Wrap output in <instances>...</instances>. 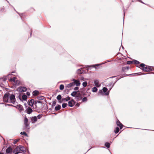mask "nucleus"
Segmentation results:
<instances>
[{
  "label": "nucleus",
  "instance_id": "obj_1",
  "mask_svg": "<svg viewBox=\"0 0 154 154\" xmlns=\"http://www.w3.org/2000/svg\"><path fill=\"white\" fill-rule=\"evenodd\" d=\"M10 95V94L7 93L4 95L3 97L4 101L5 102L12 103L14 104L16 101L15 95L12 94L9 95Z\"/></svg>",
  "mask_w": 154,
  "mask_h": 154
},
{
  "label": "nucleus",
  "instance_id": "obj_2",
  "mask_svg": "<svg viewBox=\"0 0 154 154\" xmlns=\"http://www.w3.org/2000/svg\"><path fill=\"white\" fill-rule=\"evenodd\" d=\"M14 151H19L20 152H25V148L23 146H19L14 149Z\"/></svg>",
  "mask_w": 154,
  "mask_h": 154
},
{
  "label": "nucleus",
  "instance_id": "obj_3",
  "mask_svg": "<svg viewBox=\"0 0 154 154\" xmlns=\"http://www.w3.org/2000/svg\"><path fill=\"white\" fill-rule=\"evenodd\" d=\"M28 119L26 117H25L24 118V125L25 126V127L26 128H27L28 129H29V124H28Z\"/></svg>",
  "mask_w": 154,
  "mask_h": 154
},
{
  "label": "nucleus",
  "instance_id": "obj_4",
  "mask_svg": "<svg viewBox=\"0 0 154 154\" xmlns=\"http://www.w3.org/2000/svg\"><path fill=\"white\" fill-rule=\"evenodd\" d=\"M26 88L24 87H20L17 89V91L20 92H24L26 91Z\"/></svg>",
  "mask_w": 154,
  "mask_h": 154
},
{
  "label": "nucleus",
  "instance_id": "obj_5",
  "mask_svg": "<svg viewBox=\"0 0 154 154\" xmlns=\"http://www.w3.org/2000/svg\"><path fill=\"white\" fill-rule=\"evenodd\" d=\"M11 106H14V107H16V108L19 110L20 111H23V107L22 105L20 104H18L17 105V106H14L12 105Z\"/></svg>",
  "mask_w": 154,
  "mask_h": 154
},
{
  "label": "nucleus",
  "instance_id": "obj_6",
  "mask_svg": "<svg viewBox=\"0 0 154 154\" xmlns=\"http://www.w3.org/2000/svg\"><path fill=\"white\" fill-rule=\"evenodd\" d=\"M68 105L70 107H72L75 104V102L73 100H72L70 101H69Z\"/></svg>",
  "mask_w": 154,
  "mask_h": 154
},
{
  "label": "nucleus",
  "instance_id": "obj_7",
  "mask_svg": "<svg viewBox=\"0 0 154 154\" xmlns=\"http://www.w3.org/2000/svg\"><path fill=\"white\" fill-rule=\"evenodd\" d=\"M142 69L145 72H148L151 70V69L149 66H146Z\"/></svg>",
  "mask_w": 154,
  "mask_h": 154
},
{
  "label": "nucleus",
  "instance_id": "obj_8",
  "mask_svg": "<svg viewBox=\"0 0 154 154\" xmlns=\"http://www.w3.org/2000/svg\"><path fill=\"white\" fill-rule=\"evenodd\" d=\"M82 95L80 94H77L75 97V99L77 101H79L82 99Z\"/></svg>",
  "mask_w": 154,
  "mask_h": 154
},
{
  "label": "nucleus",
  "instance_id": "obj_9",
  "mask_svg": "<svg viewBox=\"0 0 154 154\" xmlns=\"http://www.w3.org/2000/svg\"><path fill=\"white\" fill-rule=\"evenodd\" d=\"M74 82L73 83H74V85L75 84L77 86H79L80 85V83L79 81L75 79H73Z\"/></svg>",
  "mask_w": 154,
  "mask_h": 154
},
{
  "label": "nucleus",
  "instance_id": "obj_10",
  "mask_svg": "<svg viewBox=\"0 0 154 154\" xmlns=\"http://www.w3.org/2000/svg\"><path fill=\"white\" fill-rule=\"evenodd\" d=\"M103 92L105 93V94L106 95H108L109 94V91L107 92V88L106 87H104L103 88Z\"/></svg>",
  "mask_w": 154,
  "mask_h": 154
},
{
  "label": "nucleus",
  "instance_id": "obj_11",
  "mask_svg": "<svg viewBox=\"0 0 154 154\" xmlns=\"http://www.w3.org/2000/svg\"><path fill=\"white\" fill-rule=\"evenodd\" d=\"M37 118L36 116L32 117L31 118V120L32 121V123H35V122L37 121Z\"/></svg>",
  "mask_w": 154,
  "mask_h": 154
},
{
  "label": "nucleus",
  "instance_id": "obj_12",
  "mask_svg": "<svg viewBox=\"0 0 154 154\" xmlns=\"http://www.w3.org/2000/svg\"><path fill=\"white\" fill-rule=\"evenodd\" d=\"M94 83L95 85L97 87H99L100 86V85L99 84V82L97 80H96L94 81Z\"/></svg>",
  "mask_w": 154,
  "mask_h": 154
},
{
  "label": "nucleus",
  "instance_id": "obj_13",
  "mask_svg": "<svg viewBox=\"0 0 154 154\" xmlns=\"http://www.w3.org/2000/svg\"><path fill=\"white\" fill-rule=\"evenodd\" d=\"M12 149L10 147H8L6 150V152L8 154L11 152Z\"/></svg>",
  "mask_w": 154,
  "mask_h": 154
},
{
  "label": "nucleus",
  "instance_id": "obj_14",
  "mask_svg": "<svg viewBox=\"0 0 154 154\" xmlns=\"http://www.w3.org/2000/svg\"><path fill=\"white\" fill-rule=\"evenodd\" d=\"M116 124L117 125L120 127V129H122L123 125L119 120L117 121Z\"/></svg>",
  "mask_w": 154,
  "mask_h": 154
},
{
  "label": "nucleus",
  "instance_id": "obj_15",
  "mask_svg": "<svg viewBox=\"0 0 154 154\" xmlns=\"http://www.w3.org/2000/svg\"><path fill=\"white\" fill-rule=\"evenodd\" d=\"M26 111H27V112L28 114H30L32 112V109L31 108L29 107L26 109Z\"/></svg>",
  "mask_w": 154,
  "mask_h": 154
},
{
  "label": "nucleus",
  "instance_id": "obj_16",
  "mask_svg": "<svg viewBox=\"0 0 154 154\" xmlns=\"http://www.w3.org/2000/svg\"><path fill=\"white\" fill-rule=\"evenodd\" d=\"M34 103V100H31L29 103V105L31 106H33V104Z\"/></svg>",
  "mask_w": 154,
  "mask_h": 154
},
{
  "label": "nucleus",
  "instance_id": "obj_17",
  "mask_svg": "<svg viewBox=\"0 0 154 154\" xmlns=\"http://www.w3.org/2000/svg\"><path fill=\"white\" fill-rule=\"evenodd\" d=\"M74 85V83L72 82L67 85L66 86V88H69Z\"/></svg>",
  "mask_w": 154,
  "mask_h": 154
},
{
  "label": "nucleus",
  "instance_id": "obj_18",
  "mask_svg": "<svg viewBox=\"0 0 154 154\" xmlns=\"http://www.w3.org/2000/svg\"><path fill=\"white\" fill-rule=\"evenodd\" d=\"M39 92L37 91H34L32 92L33 95L34 96L37 95L38 94Z\"/></svg>",
  "mask_w": 154,
  "mask_h": 154
},
{
  "label": "nucleus",
  "instance_id": "obj_19",
  "mask_svg": "<svg viewBox=\"0 0 154 154\" xmlns=\"http://www.w3.org/2000/svg\"><path fill=\"white\" fill-rule=\"evenodd\" d=\"M70 100V97H67L65 98H63V100H65L66 101H67Z\"/></svg>",
  "mask_w": 154,
  "mask_h": 154
},
{
  "label": "nucleus",
  "instance_id": "obj_20",
  "mask_svg": "<svg viewBox=\"0 0 154 154\" xmlns=\"http://www.w3.org/2000/svg\"><path fill=\"white\" fill-rule=\"evenodd\" d=\"M16 78L15 77H13L12 78H11L9 79V81L11 82H15L16 81Z\"/></svg>",
  "mask_w": 154,
  "mask_h": 154
},
{
  "label": "nucleus",
  "instance_id": "obj_21",
  "mask_svg": "<svg viewBox=\"0 0 154 154\" xmlns=\"http://www.w3.org/2000/svg\"><path fill=\"white\" fill-rule=\"evenodd\" d=\"M97 89L96 87H94L92 89V91L93 92H97Z\"/></svg>",
  "mask_w": 154,
  "mask_h": 154
},
{
  "label": "nucleus",
  "instance_id": "obj_22",
  "mask_svg": "<svg viewBox=\"0 0 154 154\" xmlns=\"http://www.w3.org/2000/svg\"><path fill=\"white\" fill-rule=\"evenodd\" d=\"M27 97L26 95L23 94L22 95V99H23V100H25L27 99Z\"/></svg>",
  "mask_w": 154,
  "mask_h": 154
},
{
  "label": "nucleus",
  "instance_id": "obj_23",
  "mask_svg": "<svg viewBox=\"0 0 154 154\" xmlns=\"http://www.w3.org/2000/svg\"><path fill=\"white\" fill-rule=\"evenodd\" d=\"M60 108H61L60 106V105H58V106H57L55 107V109L56 110H58L59 109H60Z\"/></svg>",
  "mask_w": 154,
  "mask_h": 154
},
{
  "label": "nucleus",
  "instance_id": "obj_24",
  "mask_svg": "<svg viewBox=\"0 0 154 154\" xmlns=\"http://www.w3.org/2000/svg\"><path fill=\"white\" fill-rule=\"evenodd\" d=\"M77 92L76 91H73L71 94V95L73 97H75L76 95H77Z\"/></svg>",
  "mask_w": 154,
  "mask_h": 154
},
{
  "label": "nucleus",
  "instance_id": "obj_25",
  "mask_svg": "<svg viewBox=\"0 0 154 154\" xmlns=\"http://www.w3.org/2000/svg\"><path fill=\"white\" fill-rule=\"evenodd\" d=\"M119 128L118 127H116V129L114 130V131L115 133H116V134H117L119 132Z\"/></svg>",
  "mask_w": 154,
  "mask_h": 154
},
{
  "label": "nucleus",
  "instance_id": "obj_26",
  "mask_svg": "<svg viewBox=\"0 0 154 154\" xmlns=\"http://www.w3.org/2000/svg\"><path fill=\"white\" fill-rule=\"evenodd\" d=\"M44 97L42 96H40L37 97L38 99L39 100H43L44 99Z\"/></svg>",
  "mask_w": 154,
  "mask_h": 154
},
{
  "label": "nucleus",
  "instance_id": "obj_27",
  "mask_svg": "<svg viewBox=\"0 0 154 154\" xmlns=\"http://www.w3.org/2000/svg\"><path fill=\"white\" fill-rule=\"evenodd\" d=\"M110 144L108 142H106L105 143V146L107 148H109L110 147Z\"/></svg>",
  "mask_w": 154,
  "mask_h": 154
},
{
  "label": "nucleus",
  "instance_id": "obj_28",
  "mask_svg": "<svg viewBox=\"0 0 154 154\" xmlns=\"http://www.w3.org/2000/svg\"><path fill=\"white\" fill-rule=\"evenodd\" d=\"M133 63H134V64H138L140 63V62L136 60H134L133 61Z\"/></svg>",
  "mask_w": 154,
  "mask_h": 154
},
{
  "label": "nucleus",
  "instance_id": "obj_29",
  "mask_svg": "<svg viewBox=\"0 0 154 154\" xmlns=\"http://www.w3.org/2000/svg\"><path fill=\"white\" fill-rule=\"evenodd\" d=\"M64 88V86L63 85H61L60 86V90H63Z\"/></svg>",
  "mask_w": 154,
  "mask_h": 154
},
{
  "label": "nucleus",
  "instance_id": "obj_30",
  "mask_svg": "<svg viewBox=\"0 0 154 154\" xmlns=\"http://www.w3.org/2000/svg\"><path fill=\"white\" fill-rule=\"evenodd\" d=\"M87 82H84L82 83V85L84 87H85L87 86Z\"/></svg>",
  "mask_w": 154,
  "mask_h": 154
},
{
  "label": "nucleus",
  "instance_id": "obj_31",
  "mask_svg": "<svg viewBox=\"0 0 154 154\" xmlns=\"http://www.w3.org/2000/svg\"><path fill=\"white\" fill-rule=\"evenodd\" d=\"M61 97H62L61 95H59L57 96V100H60L61 99Z\"/></svg>",
  "mask_w": 154,
  "mask_h": 154
},
{
  "label": "nucleus",
  "instance_id": "obj_32",
  "mask_svg": "<svg viewBox=\"0 0 154 154\" xmlns=\"http://www.w3.org/2000/svg\"><path fill=\"white\" fill-rule=\"evenodd\" d=\"M87 101V98L86 97H84L82 99V101L83 102H86Z\"/></svg>",
  "mask_w": 154,
  "mask_h": 154
},
{
  "label": "nucleus",
  "instance_id": "obj_33",
  "mask_svg": "<svg viewBox=\"0 0 154 154\" xmlns=\"http://www.w3.org/2000/svg\"><path fill=\"white\" fill-rule=\"evenodd\" d=\"M140 67L142 68L143 69V68H144V67L146 66V65L143 63H141L140 64Z\"/></svg>",
  "mask_w": 154,
  "mask_h": 154
},
{
  "label": "nucleus",
  "instance_id": "obj_34",
  "mask_svg": "<svg viewBox=\"0 0 154 154\" xmlns=\"http://www.w3.org/2000/svg\"><path fill=\"white\" fill-rule=\"evenodd\" d=\"M127 63L128 64H131L132 63H133V61H128L127 62Z\"/></svg>",
  "mask_w": 154,
  "mask_h": 154
},
{
  "label": "nucleus",
  "instance_id": "obj_35",
  "mask_svg": "<svg viewBox=\"0 0 154 154\" xmlns=\"http://www.w3.org/2000/svg\"><path fill=\"white\" fill-rule=\"evenodd\" d=\"M67 105V104L66 103H63L62 104V107L63 108H65Z\"/></svg>",
  "mask_w": 154,
  "mask_h": 154
},
{
  "label": "nucleus",
  "instance_id": "obj_36",
  "mask_svg": "<svg viewBox=\"0 0 154 154\" xmlns=\"http://www.w3.org/2000/svg\"><path fill=\"white\" fill-rule=\"evenodd\" d=\"M19 139H16V140H14V142L13 143H14V144H16V143L19 141Z\"/></svg>",
  "mask_w": 154,
  "mask_h": 154
},
{
  "label": "nucleus",
  "instance_id": "obj_37",
  "mask_svg": "<svg viewBox=\"0 0 154 154\" xmlns=\"http://www.w3.org/2000/svg\"><path fill=\"white\" fill-rule=\"evenodd\" d=\"M81 69H79L77 70V72L78 74H81L82 72H81Z\"/></svg>",
  "mask_w": 154,
  "mask_h": 154
},
{
  "label": "nucleus",
  "instance_id": "obj_38",
  "mask_svg": "<svg viewBox=\"0 0 154 154\" xmlns=\"http://www.w3.org/2000/svg\"><path fill=\"white\" fill-rule=\"evenodd\" d=\"M20 134H24L25 135H27V134H26V133L24 132H21Z\"/></svg>",
  "mask_w": 154,
  "mask_h": 154
},
{
  "label": "nucleus",
  "instance_id": "obj_39",
  "mask_svg": "<svg viewBox=\"0 0 154 154\" xmlns=\"http://www.w3.org/2000/svg\"><path fill=\"white\" fill-rule=\"evenodd\" d=\"M42 117L41 115H39L37 116V118L38 119H40Z\"/></svg>",
  "mask_w": 154,
  "mask_h": 154
},
{
  "label": "nucleus",
  "instance_id": "obj_40",
  "mask_svg": "<svg viewBox=\"0 0 154 154\" xmlns=\"http://www.w3.org/2000/svg\"><path fill=\"white\" fill-rule=\"evenodd\" d=\"M36 103H42V102L40 100H37L35 101Z\"/></svg>",
  "mask_w": 154,
  "mask_h": 154
},
{
  "label": "nucleus",
  "instance_id": "obj_41",
  "mask_svg": "<svg viewBox=\"0 0 154 154\" xmlns=\"http://www.w3.org/2000/svg\"><path fill=\"white\" fill-rule=\"evenodd\" d=\"M79 89V88L77 87H75L74 88V90L75 91L78 90Z\"/></svg>",
  "mask_w": 154,
  "mask_h": 154
},
{
  "label": "nucleus",
  "instance_id": "obj_42",
  "mask_svg": "<svg viewBox=\"0 0 154 154\" xmlns=\"http://www.w3.org/2000/svg\"><path fill=\"white\" fill-rule=\"evenodd\" d=\"M16 152L15 153V154H18V153H20V152H19V151H14V150L13 151L14 152Z\"/></svg>",
  "mask_w": 154,
  "mask_h": 154
},
{
  "label": "nucleus",
  "instance_id": "obj_43",
  "mask_svg": "<svg viewBox=\"0 0 154 154\" xmlns=\"http://www.w3.org/2000/svg\"><path fill=\"white\" fill-rule=\"evenodd\" d=\"M26 94L28 96H29L30 95V93L28 92H27L26 93Z\"/></svg>",
  "mask_w": 154,
  "mask_h": 154
},
{
  "label": "nucleus",
  "instance_id": "obj_44",
  "mask_svg": "<svg viewBox=\"0 0 154 154\" xmlns=\"http://www.w3.org/2000/svg\"><path fill=\"white\" fill-rule=\"evenodd\" d=\"M6 79H1V78H0V81L1 80H4V81H5V80H6Z\"/></svg>",
  "mask_w": 154,
  "mask_h": 154
},
{
  "label": "nucleus",
  "instance_id": "obj_45",
  "mask_svg": "<svg viewBox=\"0 0 154 154\" xmlns=\"http://www.w3.org/2000/svg\"><path fill=\"white\" fill-rule=\"evenodd\" d=\"M76 106H79V103H77V104H76Z\"/></svg>",
  "mask_w": 154,
  "mask_h": 154
},
{
  "label": "nucleus",
  "instance_id": "obj_46",
  "mask_svg": "<svg viewBox=\"0 0 154 154\" xmlns=\"http://www.w3.org/2000/svg\"><path fill=\"white\" fill-rule=\"evenodd\" d=\"M56 103L55 102H54L53 103V104L54 105H55Z\"/></svg>",
  "mask_w": 154,
  "mask_h": 154
},
{
  "label": "nucleus",
  "instance_id": "obj_47",
  "mask_svg": "<svg viewBox=\"0 0 154 154\" xmlns=\"http://www.w3.org/2000/svg\"><path fill=\"white\" fill-rule=\"evenodd\" d=\"M97 66V65H94V67L95 68V67H95V66Z\"/></svg>",
  "mask_w": 154,
  "mask_h": 154
},
{
  "label": "nucleus",
  "instance_id": "obj_48",
  "mask_svg": "<svg viewBox=\"0 0 154 154\" xmlns=\"http://www.w3.org/2000/svg\"><path fill=\"white\" fill-rule=\"evenodd\" d=\"M140 2L142 3H143L141 0H140Z\"/></svg>",
  "mask_w": 154,
  "mask_h": 154
},
{
  "label": "nucleus",
  "instance_id": "obj_49",
  "mask_svg": "<svg viewBox=\"0 0 154 154\" xmlns=\"http://www.w3.org/2000/svg\"><path fill=\"white\" fill-rule=\"evenodd\" d=\"M140 2L142 3H143L141 0H140Z\"/></svg>",
  "mask_w": 154,
  "mask_h": 154
},
{
  "label": "nucleus",
  "instance_id": "obj_50",
  "mask_svg": "<svg viewBox=\"0 0 154 154\" xmlns=\"http://www.w3.org/2000/svg\"><path fill=\"white\" fill-rule=\"evenodd\" d=\"M126 68L127 69H128L129 68V67H127Z\"/></svg>",
  "mask_w": 154,
  "mask_h": 154
},
{
  "label": "nucleus",
  "instance_id": "obj_51",
  "mask_svg": "<svg viewBox=\"0 0 154 154\" xmlns=\"http://www.w3.org/2000/svg\"><path fill=\"white\" fill-rule=\"evenodd\" d=\"M83 78H81V80H83Z\"/></svg>",
  "mask_w": 154,
  "mask_h": 154
},
{
  "label": "nucleus",
  "instance_id": "obj_52",
  "mask_svg": "<svg viewBox=\"0 0 154 154\" xmlns=\"http://www.w3.org/2000/svg\"><path fill=\"white\" fill-rule=\"evenodd\" d=\"M31 34H32V32H31V34H30V35H31Z\"/></svg>",
  "mask_w": 154,
  "mask_h": 154
},
{
  "label": "nucleus",
  "instance_id": "obj_53",
  "mask_svg": "<svg viewBox=\"0 0 154 154\" xmlns=\"http://www.w3.org/2000/svg\"><path fill=\"white\" fill-rule=\"evenodd\" d=\"M124 68H122V69H123V70H124Z\"/></svg>",
  "mask_w": 154,
  "mask_h": 154
},
{
  "label": "nucleus",
  "instance_id": "obj_54",
  "mask_svg": "<svg viewBox=\"0 0 154 154\" xmlns=\"http://www.w3.org/2000/svg\"><path fill=\"white\" fill-rule=\"evenodd\" d=\"M0 154H3L2 153H0Z\"/></svg>",
  "mask_w": 154,
  "mask_h": 154
},
{
  "label": "nucleus",
  "instance_id": "obj_55",
  "mask_svg": "<svg viewBox=\"0 0 154 154\" xmlns=\"http://www.w3.org/2000/svg\"><path fill=\"white\" fill-rule=\"evenodd\" d=\"M111 88L110 89L109 91H110V90H111Z\"/></svg>",
  "mask_w": 154,
  "mask_h": 154
}]
</instances>
